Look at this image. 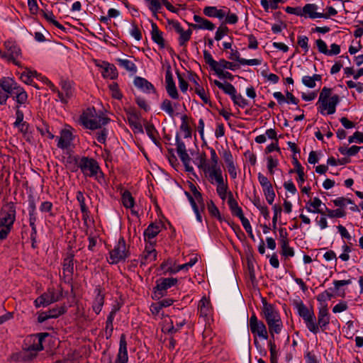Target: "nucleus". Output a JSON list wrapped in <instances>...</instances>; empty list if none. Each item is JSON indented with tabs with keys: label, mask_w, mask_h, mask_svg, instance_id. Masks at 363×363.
Listing matches in <instances>:
<instances>
[{
	"label": "nucleus",
	"mask_w": 363,
	"mask_h": 363,
	"mask_svg": "<svg viewBox=\"0 0 363 363\" xmlns=\"http://www.w3.org/2000/svg\"><path fill=\"white\" fill-rule=\"evenodd\" d=\"M128 256V251L124 239L121 238L114 248L110 251V262L116 264L124 260Z\"/></svg>",
	"instance_id": "nucleus-3"
},
{
	"label": "nucleus",
	"mask_w": 363,
	"mask_h": 363,
	"mask_svg": "<svg viewBox=\"0 0 363 363\" xmlns=\"http://www.w3.org/2000/svg\"><path fill=\"white\" fill-rule=\"evenodd\" d=\"M228 203L233 215L238 216V218L242 217V216L244 215L242 210L238 206V202L233 198V194L230 191L228 192Z\"/></svg>",
	"instance_id": "nucleus-25"
},
{
	"label": "nucleus",
	"mask_w": 363,
	"mask_h": 363,
	"mask_svg": "<svg viewBox=\"0 0 363 363\" xmlns=\"http://www.w3.org/2000/svg\"><path fill=\"white\" fill-rule=\"evenodd\" d=\"M118 65L124 68L128 72L135 73L137 72V67L135 63L128 59H117Z\"/></svg>",
	"instance_id": "nucleus-32"
},
{
	"label": "nucleus",
	"mask_w": 363,
	"mask_h": 363,
	"mask_svg": "<svg viewBox=\"0 0 363 363\" xmlns=\"http://www.w3.org/2000/svg\"><path fill=\"white\" fill-rule=\"evenodd\" d=\"M234 104L240 107L244 108L248 105L247 100H246L241 94H234L231 97Z\"/></svg>",
	"instance_id": "nucleus-49"
},
{
	"label": "nucleus",
	"mask_w": 363,
	"mask_h": 363,
	"mask_svg": "<svg viewBox=\"0 0 363 363\" xmlns=\"http://www.w3.org/2000/svg\"><path fill=\"white\" fill-rule=\"evenodd\" d=\"M13 97L16 98L17 103L19 104H25L28 99L26 92L21 87L18 89Z\"/></svg>",
	"instance_id": "nucleus-48"
},
{
	"label": "nucleus",
	"mask_w": 363,
	"mask_h": 363,
	"mask_svg": "<svg viewBox=\"0 0 363 363\" xmlns=\"http://www.w3.org/2000/svg\"><path fill=\"white\" fill-rule=\"evenodd\" d=\"M79 167L84 176L90 177L96 176L99 170L98 162L94 159L86 157L81 158Z\"/></svg>",
	"instance_id": "nucleus-4"
},
{
	"label": "nucleus",
	"mask_w": 363,
	"mask_h": 363,
	"mask_svg": "<svg viewBox=\"0 0 363 363\" xmlns=\"http://www.w3.org/2000/svg\"><path fill=\"white\" fill-rule=\"evenodd\" d=\"M122 203L125 208H132L134 206V199L131 194L126 191L122 195Z\"/></svg>",
	"instance_id": "nucleus-43"
},
{
	"label": "nucleus",
	"mask_w": 363,
	"mask_h": 363,
	"mask_svg": "<svg viewBox=\"0 0 363 363\" xmlns=\"http://www.w3.org/2000/svg\"><path fill=\"white\" fill-rule=\"evenodd\" d=\"M333 296V294L328 291H325L317 296V300L323 305L327 301L330 300Z\"/></svg>",
	"instance_id": "nucleus-57"
},
{
	"label": "nucleus",
	"mask_w": 363,
	"mask_h": 363,
	"mask_svg": "<svg viewBox=\"0 0 363 363\" xmlns=\"http://www.w3.org/2000/svg\"><path fill=\"white\" fill-rule=\"evenodd\" d=\"M177 282V279L175 278H163L160 279L157 281V286L155 289L158 291H165L168 288L174 286ZM160 295H162V293L160 292Z\"/></svg>",
	"instance_id": "nucleus-20"
},
{
	"label": "nucleus",
	"mask_w": 363,
	"mask_h": 363,
	"mask_svg": "<svg viewBox=\"0 0 363 363\" xmlns=\"http://www.w3.org/2000/svg\"><path fill=\"white\" fill-rule=\"evenodd\" d=\"M5 47L8 55V61L12 62L17 66H20V62L17 60L18 56L21 55L20 48L10 41L5 43Z\"/></svg>",
	"instance_id": "nucleus-13"
},
{
	"label": "nucleus",
	"mask_w": 363,
	"mask_h": 363,
	"mask_svg": "<svg viewBox=\"0 0 363 363\" xmlns=\"http://www.w3.org/2000/svg\"><path fill=\"white\" fill-rule=\"evenodd\" d=\"M108 118L92 114L91 110L84 112L79 118L80 123L86 128L91 130L101 128V125L108 123Z\"/></svg>",
	"instance_id": "nucleus-2"
},
{
	"label": "nucleus",
	"mask_w": 363,
	"mask_h": 363,
	"mask_svg": "<svg viewBox=\"0 0 363 363\" xmlns=\"http://www.w3.org/2000/svg\"><path fill=\"white\" fill-rule=\"evenodd\" d=\"M77 200L79 203L80 209L82 213H86V209H88L85 204V198L83 193L80 191L77 192Z\"/></svg>",
	"instance_id": "nucleus-53"
},
{
	"label": "nucleus",
	"mask_w": 363,
	"mask_h": 363,
	"mask_svg": "<svg viewBox=\"0 0 363 363\" xmlns=\"http://www.w3.org/2000/svg\"><path fill=\"white\" fill-rule=\"evenodd\" d=\"M296 308L299 315L301 316L304 320L308 319V318L313 315V312L310 311L301 301L296 303Z\"/></svg>",
	"instance_id": "nucleus-35"
},
{
	"label": "nucleus",
	"mask_w": 363,
	"mask_h": 363,
	"mask_svg": "<svg viewBox=\"0 0 363 363\" xmlns=\"http://www.w3.org/2000/svg\"><path fill=\"white\" fill-rule=\"evenodd\" d=\"M152 40L158 44L161 48H164V40L162 37V33L160 30L158 29V27L155 23H152Z\"/></svg>",
	"instance_id": "nucleus-23"
},
{
	"label": "nucleus",
	"mask_w": 363,
	"mask_h": 363,
	"mask_svg": "<svg viewBox=\"0 0 363 363\" xmlns=\"http://www.w3.org/2000/svg\"><path fill=\"white\" fill-rule=\"evenodd\" d=\"M318 6L314 4H306L301 10L303 16L305 18H310L312 19L318 18H328V15L324 14L317 11Z\"/></svg>",
	"instance_id": "nucleus-11"
},
{
	"label": "nucleus",
	"mask_w": 363,
	"mask_h": 363,
	"mask_svg": "<svg viewBox=\"0 0 363 363\" xmlns=\"http://www.w3.org/2000/svg\"><path fill=\"white\" fill-rule=\"evenodd\" d=\"M281 254L285 257H293L294 251L292 247L289 246V240H281Z\"/></svg>",
	"instance_id": "nucleus-40"
},
{
	"label": "nucleus",
	"mask_w": 363,
	"mask_h": 363,
	"mask_svg": "<svg viewBox=\"0 0 363 363\" xmlns=\"http://www.w3.org/2000/svg\"><path fill=\"white\" fill-rule=\"evenodd\" d=\"M203 58L206 64H208L211 69L214 72L218 69V62L215 61L210 52L206 50L203 51Z\"/></svg>",
	"instance_id": "nucleus-44"
},
{
	"label": "nucleus",
	"mask_w": 363,
	"mask_h": 363,
	"mask_svg": "<svg viewBox=\"0 0 363 363\" xmlns=\"http://www.w3.org/2000/svg\"><path fill=\"white\" fill-rule=\"evenodd\" d=\"M145 130L148 136L151 138L155 144H157V131L152 124L147 123L145 125Z\"/></svg>",
	"instance_id": "nucleus-42"
},
{
	"label": "nucleus",
	"mask_w": 363,
	"mask_h": 363,
	"mask_svg": "<svg viewBox=\"0 0 363 363\" xmlns=\"http://www.w3.org/2000/svg\"><path fill=\"white\" fill-rule=\"evenodd\" d=\"M0 87L4 93L13 97L20 88V86L17 85V83L9 77H3L0 80Z\"/></svg>",
	"instance_id": "nucleus-10"
},
{
	"label": "nucleus",
	"mask_w": 363,
	"mask_h": 363,
	"mask_svg": "<svg viewBox=\"0 0 363 363\" xmlns=\"http://www.w3.org/2000/svg\"><path fill=\"white\" fill-rule=\"evenodd\" d=\"M329 320L327 306L323 305L318 313V325L321 328H325L329 323Z\"/></svg>",
	"instance_id": "nucleus-28"
},
{
	"label": "nucleus",
	"mask_w": 363,
	"mask_h": 363,
	"mask_svg": "<svg viewBox=\"0 0 363 363\" xmlns=\"http://www.w3.org/2000/svg\"><path fill=\"white\" fill-rule=\"evenodd\" d=\"M128 120L131 126H133L138 132L143 133L141 124L138 121V116L133 111L128 112Z\"/></svg>",
	"instance_id": "nucleus-31"
},
{
	"label": "nucleus",
	"mask_w": 363,
	"mask_h": 363,
	"mask_svg": "<svg viewBox=\"0 0 363 363\" xmlns=\"http://www.w3.org/2000/svg\"><path fill=\"white\" fill-rule=\"evenodd\" d=\"M176 145H177V152L180 160L183 162V164L186 168V170L187 172L193 171V169H194L193 167L191 166H190V162H191V159L187 153L185 144L182 141L180 140L179 137H177V138H176Z\"/></svg>",
	"instance_id": "nucleus-9"
},
{
	"label": "nucleus",
	"mask_w": 363,
	"mask_h": 363,
	"mask_svg": "<svg viewBox=\"0 0 363 363\" xmlns=\"http://www.w3.org/2000/svg\"><path fill=\"white\" fill-rule=\"evenodd\" d=\"M166 90L168 95L173 99H179V94L176 88L175 84L166 85Z\"/></svg>",
	"instance_id": "nucleus-51"
},
{
	"label": "nucleus",
	"mask_w": 363,
	"mask_h": 363,
	"mask_svg": "<svg viewBox=\"0 0 363 363\" xmlns=\"http://www.w3.org/2000/svg\"><path fill=\"white\" fill-rule=\"evenodd\" d=\"M72 140V133L69 130H62L58 138L57 147L61 149L67 148Z\"/></svg>",
	"instance_id": "nucleus-18"
},
{
	"label": "nucleus",
	"mask_w": 363,
	"mask_h": 363,
	"mask_svg": "<svg viewBox=\"0 0 363 363\" xmlns=\"http://www.w3.org/2000/svg\"><path fill=\"white\" fill-rule=\"evenodd\" d=\"M263 191L267 202L269 204H272L275 198V193L274 191L273 190L272 186L263 189Z\"/></svg>",
	"instance_id": "nucleus-50"
},
{
	"label": "nucleus",
	"mask_w": 363,
	"mask_h": 363,
	"mask_svg": "<svg viewBox=\"0 0 363 363\" xmlns=\"http://www.w3.org/2000/svg\"><path fill=\"white\" fill-rule=\"evenodd\" d=\"M30 73L31 70L26 69L21 75V80L27 84H32L33 82V77H31Z\"/></svg>",
	"instance_id": "nucleus-59"
},
{
	"label": "nucleus",
	"mask_w": 363,
	"mask_h": 363,
	"mask_svg": "<svg viewBox=\"0 0 363 363\" xmlns=\"http://www.w3.org/2000/svg\"><path fill=\"white\" fill-rule=\"evenodd\" d=\"M323 206L325 208V212L326 213V216H328L329 218H342L345 217L346 215L345 211L341 208L335 210H331L328 208L325 204H323Z\"/></svg>",
	"instance_id": "nucleus-37"
},
{
	"label": "nucleus",
	"mask_w": 363,
	"mask_h": 363,
	"mask_svg": "<svg viewBox=\"0 0 363 363\" xmlns=\"http://www.w3.org/2000/svg\"><path fill=\"white\" fill-rule=\"evenodd\" d=\"M161 230V225L151 223L148 225L147 229L144 231V238L146 241L147 240H150L156 237L158 233Z\"/></svg>",
	"instance_id": "nucleus-24"
},
{
	"label": "nucleus",
	"mask_w": 363,
	"mask_h": 363,
	"mask_svg": "<svg viewBox=\"0 0 363 363\" xmlns=\"http://www.w3.org/2000/svg\"><path fill=\"white\" fill-rule=\"evenodd\" d=\"M194 20L196 23L190 24V26H191L194 29L213 30L215 28V25L212 22L199 16L194 15Z\"/></svg>",
	"instance_id": "nucleus-16"
},
{
	"label": "nucleus",
	"mask_w": 363,
	"mask_h": 363,
	"mask_svg": "<svg viewBox=\"0 0 363 363\" xmlns=\"http://www.w3.org/2000/svg\"><path fill=\"white\" fill-rule=\"evenodd\" d=\"M238 67H239L237 65H235L233 62H228L224 59H220L218 62V68L221 69L222 70H223L224 69L235 70Z\"/></svg>",
	"instance_id": "nucleus-45"
},
{
	"label": "nucleus",
	"mask_w": 363,
	"mask_h": 363,
	"mask_svg": "<svg viewBox=\"0 0 363 363\" xmlns=\"http://www.w3.org/2000/svg\"><path fill=\"white\" fill-rule=\"evenodd\" d=\"M332 89L328 87H323L319 96L318 102L325 101L330 98Z\"/></svg>",
	"instance_id": "nucleus-56"
},
{
	"label": "nucleus",
	"mask_w": 363,
	"mask_h": 363,
	"mask_svg": "<svg viewBox=\"0 0 363 363\" xmlns=\"http://www.w3.org/2000/svg\"><path fill=\"white\" fill-rule=\"evenodd\" d=\"M270 350L271 363H277V352L274 342L270 341L269 343Z\"/></svg>",
	"instance_id": "nucleus-52"
},
{
	"label": "nucleus",
	"mask_w": 363,
	"mask_h": 363,
	"mask_svg": "<svg viewBox=\"0 0 363 363\" xmlns=\"http://www.w3.org/2000/svg\"><path fill=\"white\" fill-rule=\"evenodd\" d=\"M213 84L219 89H222L225 94H228L230 97H232L234 94L237 93L234 86L229 82H225L222 83L220 81L215 79L213 81Z\"/></svg>",
	"instance_id": "nucleus-26"
},
{
	"label": "nucleus",
	"mask_w": 363,
	"mask_h": 363,
	"mask_svg": "<svg viewBox=\"0 0 363 363\" xmlns=\"http://www.w3.org/2000/svg\"><path fill=\"white\" fill-rule=\"evenodd\" d=\"M104 303V297L99 290L92 306L93 310L96 314H99L101 311Z\"/></svg>",
	"instance_id": "nucleus-36"
},
{
	"label": "nucleus",
	"mask_w": 363,
	"mask_h": 363,
	"mask_svg": "<svg viewBox=\"0 0 363 363\" xmlns=\"http://www.w3.org/2000/svg\"><path fill=\"white\" fill-rule=\"evenodd\" d=\"M134 84L135 86L142 89L143 91L150 92L154 91L152 84L144 78L137 77L134 79Z\"/></svg>",
	"instance_id": "nucleus-29"
},
{
	"label": "nucleus",
	"mask_w": 363,
	"mask_h": 363,
	"mask_svg": "<svg viewBox=\"0 0 363 363\" xmlns=\"http://www.w3.org/2000/svg\"><path fill=\"white\" fill-rule=\"evenodd\" d=\"M152 245V242H150V246L145 247V250L144 252L143 258L146 261H147V260L155 261L156 259L157 252L153 248Z\"/></svg>",
	"instance_id": "nucleus-38"
},
{
	"label": "nucleus",
	"mask_w": 363,
	"mask_h": 363,
	"mask_svg": "<svg viewBox=\"0 0 363 363\" xmlns=\"http://www.w3.org/2000/svg\"><path fill=\"white\" fill-rule=\"evenodd\" d=\"M128 361L127 342L125 335L122 334L120 337L119 350L115 363H127Z\"/></svg>",
	"instance_id": "nucleus-15"
},
{
	"label": "nucleus",
	"mask_w": 363,
	"mask_h": 363,
	"mask_svg": "<svg viewBox=\"0 0 363 363\" xmlns=\"http://www.w3.org/2000/svg\"><path fill=\"white\" fill-rule=\"evenodd\" d=\"M273 210H274V216L272 218V227L274 229H276L277 219H278V217L280 216L282 209H281V206L274 205L273 206Z\"/></svg>",
	"instance_id": "nucleus-55"
},
{
	"label": "nucleus",
	"mask_w": 363,
	"mask_h": 363,
	"mask_svg": "<svg viewBox=\"0 0 363 363\" xmlns=\"http://www.w3.org/2000/svg\"><path fill=\"white\" fill-rule=\"evenodd\" d=\"M207 171L208 172L209 181L211 184H213L214 180L216 183L224 180L222 171L220 167H208Z\"/></svg>",
	"instance_id": "nucleus-27"
},
{
	"label": "nucleus",
	"mask_w": 363,
	"mask_h": 363,
	"mask_svg": "<svg viewBox=\"0 0 363 363\" xmlns=\"http://www.w3.org/2000/svg\"><path fill=\"white\" fill-rule=\"evenodd\" d=\"M43 339L42 337L39 339H34L32 344H30L26 350L28 353V356L30 358L36 356V354L38 351H40L43 349L42 345Z\"/></svg>",
	"instance_id": "nucleus-21"
},
{
	"label": "nucleus",
	"mask_w": 363,
	"mask_h": 363,
	"mask_svg": "<svg viewBox=\"0 0 363 363\" xmlns=\"http://www.w3.org/2000/svg\"><path fill=\"white\" fill-rule=\"evenodd\" d=\"M215 72L216 73V74L218 76V77L220 79H229V80H233L234 79V76L228 72H225L223 70H222L221 69H217Z\"/></svg>",
	"instance_id": "nucleus-61"
},
{
	"label": "nucleus",
	"mask_w": 363,
	"mask_h": 363,
	"mask_svg": "<svg viewBox=\"0 0 363 363\" xmlns=\"http://www.w3.org/2000/svg\"><path fill=\"white\" fill-rule=\"evenodd\" d=\"M189 268L187 265L186 263L185 264H181V265H175V264L174 263V266L173 267H169L167 270L169 271V272L170 273H172V274H175L181 270H188Z\"/></svg>",
	"instance_id": "nucleus-58"
},
{
	"label": "nucleus",
	"mask_w": 363,
	"mask_h": 363,
	"mask_svg": "<svg viewBox=\"0 0 363 363\" xmlns=\"http://www.w3.org/2000/svg\"><path fill=\"white\" fill-rule=\"evenodd\" d=\"M109 88L112 91V96L117 99L122 98V94L119 91L118 86L116 83H113L109 85Z\"/></svg>",
	"instance_id": "nucleus-60"
},
{
	"label": "nucleus",
	"mask_w": 363,
	"mask_h": 363,
	"mask_svg": "<svg viewBox=\"0 0 363 363\" xmlns=\"http://www.w3.org/2000/svg\"><path fill=\"white\" fill-rule=\"evenodd\" d=\"M198 308L201 316L210 315L212 310L210 301L206 297H203L199 303Z\"/></svg>",
	"instance_id": "nucleus-22"
},
{
	"label": "nucleus",
	"mask_w": 363,
	"mask_h": 363,
	"mask_svg": "<svg viewBox=\"0 0 363 363\" xmlns=\"http://www.w3.org/2000/svg\"><path fill=\"white\" fill-rule=\"evenodd\" d=\"M197 79L198 77L196 74H190L189 81L194 84V89L195 92L199 96V97L203 101V103L208 104V96L206 94L204 89L199 85V84L197 82Z\"/></svg>",
	"instance_id": "nucleus-17"
},
{
	"label": "nucleus",
	"mask_w": 363,
	"mask_h": 363,
	"mask_svg": "<svg viewBox=\"0 0 363 363\" xmlns=\"http://www.w3.org/2000/svg\"><path fill=\"white\" fill-rule=\"evenodd\" d=\"M103 76L112 79H116L118 77V72L116 67L113 65L108 63L105 64Z\"/></svg>",
	"instance_id": "nucleus-34"
},
{
	"label": "nucleus",
	"mask_w": 363,
	"mask_h": 363,
	"mask_svg": "<svg viewBox=\"0 0 363 363\" xmlns=\"http://www.w3.org/2000/svg\"><path fill=\"white\" fill-rule=\"evenodd\" d=\"M308 38L306 36H300L298 39V45L302 48L305 52H307L308 51Z\"/></svg>",
	"instance_id": "nucleus-64"
},
{
	"label": "nucleus",
	"mask_w": 363,
	"mask_h": 363,
	"mask_svg": "<svg viewBox=\"0 0 363 363\" xmlns=\"http://www.w3.org/2000/svg\"><path fill=\"white\" fill-rule=\"evenodd\" d=\"M315 44L317 45L318 51L327 55V52H328V49L326 43L323 40L318 39L315 41Z\"/></svg>",
	"instance_id": "nucleus-62"
},
{
	"label": "nucleus",
	"mask_w": 363,
	"mask_h": 363,
	"mask_svg": "<svg viewBox=\"0 0 363 363\" xmlns=\"http://www.w3.org/2000/svg\"><path fill=\"white\" fill-rule=\"evenodd\" d=\"M305 322H306L308 329L311 332L313 333L314 334H316L318 332V330H319L318 325H318V324L315 323L313 315L312 316H311L310 318H308V319L305 320Z\"/></svg>",
	"instance_id": "nucleus-47"
},
{
	"label": "nucleus",
	"mask_w": 363,
	"mask_h": 363,
	"mask_svg": "<svg viewBox=\"0 0 363 363\" xmlns=\"http://www.w3.org/2000/svg\"><path fill=\"white\" fill-rule=\"evenodd\" d=\"M47 313L50 318H56L65 313V309L62 307L55 308L49 310Z\"/></svg>",
	"instance_id": "nucleus-54"
},
{
	"label": "nucleus",
	"mask_w": 363,
	"mask_h": 363,
	"mask_svg": "<svg viewBox=\"0 0 363 363\" xmlns=\"http://www.w3.org/2000/svg\"><path fill=\"white\" fill-rule=\"evenodd\" d=\"M191 189L193 192L194 197L187 191L185 192V194L188 197V199L194 209V211H196L199 209L195 200H196L199 203L203 202V198L201 194L196 189L194 185L191 186Z\"/></svg>",
	"instance_id": "nucleus-19"
},
{
	"label": "nucleus",
	"mask_w": 363,
	"mask_h": 363,
	"mask_svg": "<svg viewBox=\"0 0 363 363\" xmlns=\"http://www.w3.org/2000/svg\"><path fill=\"white\" fill-rule=\"evenodd\" d=\"M340 102V97L338 95L335 94L329 99L319 102L320 104V112L323 113L324 111H327L328 114H333L336 111V106Z\"/></svg>",
	"instance_id": "nucleus-12"
},
{
	"label": "nucleus",
	"mask_w": 363,
	"mask_h": 363,
	"mask_svg": "<svg viewBox=\"0 0 363 363\" xmlns=\"http://www.w3.org/2000/svg\"><path fill=\"white\" fill-rule=\"evenodd\" d=\"M60 292H56L53 289H49L46 292L40 296L34 301L35 306L39 308L40 306H47L50 303H55L61 298Z\"/></svg>",
	"instance_id": "nucleus-5"
},
{
	"label": "nucleus",
	"mask_w": 363,
	"mask_h": 363,
	"mask_svg": "<svg viewBox=\"0 0 363 363\" xmlns=\"http://www.w3.org/2000/svg\"><path fill=\"white\" fill-rule=\"evenodd\" d=\"M16 218V208L13 203L6 204L0 216V228L12 226Z\"/></svg>",
	"instance_id": "nucleus-6"
},
{
	"label": "nucleus",
	"mask_w": 363,
	"mask_h": 363,
	"mask_svg": "<svg viewBox=\"0 0 363 363\" xmlns=\"http://www.w3.org/2000/svg\"><path fill=\"white\" fill-rule=\"evenodd\" d=\"M262 313L268 325L269 333L274 338V333H280L282 328V322L279 314L272 304L267 302L263 304Z\"/></svg>",
	"instance_id": "nucleus-1"
},
{
	"label": "nucleus",
	"mask_w": 363,
	"mask_h": 363,
	"mask_svg": "<svg viewBox=\"0 0 363 363\" xmlns=\"http://www.w3.org/2000/svg\"><path fill=\"white\" fill-rule=\"evenodd\" d=\"M228 31V28L226 26H220L215 35V39L216 40H220L222 38L227 34Z\"/></svg>",
	"instance_id": "nucleus-63"
},
{
	"label": "nucleus",
	"mask_w": 363,
	"mask_h": 363,
	"mask_svg": "<svg viewBox=\"0 0 363 363\" xmlns=\"http://www.w3.org/2000/svg\"><path fill=\"white\" fill-rule=\"evenodd\" d=\"M249 326L252 334L257 335L264 340L268 338V333L265 325L262 321L258 320L255 313L250 318Z\"/></svg>",
	"instance_id": "nucleus-7"
},
{
	"label": "nucleus",
	"mask_w": 363,
	"mask_h": 363,
	"mask_svg": "<svg viewBox=\"0 0 363 363\" xmlns=\"http://www.w3.org/2000/svg\"><path fill=\"white\" fill-rule=\"evenodd\" d=\"M50 88L53 91H57V96L60 101L63 103H67V100L70 99L73 95V88H72V84L67 80H62L60 85L61 88L62 89V91H60L59 90L56 89L55 86L50 82Z\"/></svg>",
	"instance_id": "nucleus-8"
},
{
	"label": "nucleus",
	"mask_w": 363,
	"mask_h": 363,
	"mask_svg": "<svg viewBox=\"0 0 363 363\" xmlns=\"http://www.w3.org/2000/svg\"><path fill=\"white\" fill-rule=\"evenodd\" d=\"M228 184L224 180L217 183L216 192L222 200H225L228 194Z\"/></svg>",
	"instance_id": "nucleus-39"
},
{
	"label": "nucleus",
	"mask_w": 363,
	"mask_h": 363,
	"mask_svg": "<svg viewBox=\"0 0 363 363\" xmlns=\"http://www.w3.org/2000/svg\"><path fill=\"white\" fill-rule=\"evenodd\" d=\"M160 108L162 111H165L170 117H173L174 115V110L172 101L169 99H164L162 101Z\"/></svg>",
	"instance_id": "nucleus-41"
},
{
	"label": "nucleus",
	"mask_w": 363,
	"mask_h": 363,
	"mask_svg": "<svg viewBox=\"0 0 363 363\" xmlns=\"http://www.w3.org/2000/svg\"><path fill=\"white\" fill-rule=\"evenodd\" d=\"M320 74H315L312 77L304 76L302 78L303 84L308 88H314L315 86V81H321Z\"/></svg>",
	"instance_id": "nucleus-33"
},
{
	"label": "nucleus",
	"mask_w": 363,
	"mask_h": 363,
	"mask_svg": "<svg viewBox=\"0 0 363 363\" xmlns=\"http://www.w3.org/2000/svg\"><path fill=\"white\" fill-rule=\"evenodd\" d=\"M172 28L179 35V43L181 46H184L186 43L190 40L192 34V30L188 29L184 30L178 22L172 23Z\"/></svg>",
	"instance_id": "nucleus-14"
},
{
	"label": "nucleus",
	"mask_w": 363,
	"mask_h": 363,
	"mask_svg": "<svg viewBox=\"0 0 363 363\" xmlns=\"http://www.w3.org/2000/svg\"><path fill=\"white\" fill-rule=\"evenodd\" d=\"M308 203L310 205V206L313 208V209H312L311 207H306V209L308 212L318 213L322 216H326L325 212L323 211V209L320 208L322 205V201L319 198L315 197L312 201H309Z\"/></svg>",
	"instance_id": "nucleus-30"
},
{
	"label": "nucleus",
	"mask_w": 363,
	"mask_h": 363,
	"mask_svg": "<svg viewBox=\"0 0 363 363\" xmlns=\"http://www.w3.org/2000/svg\"><path fill=\"white\" fill-rule=\"evenodd\" d=\"M73 255H70L64 260L63 270L65 272L72 274L74 263H73Z\"/></svg>",
	"instance_id": "nucleus-46"
}]
</instances>
